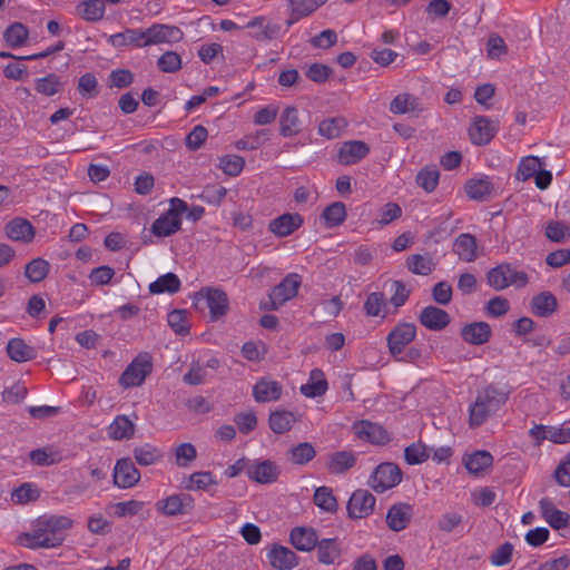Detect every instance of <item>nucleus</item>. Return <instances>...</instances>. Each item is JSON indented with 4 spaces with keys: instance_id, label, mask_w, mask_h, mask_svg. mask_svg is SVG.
Masks as SVG:
<instances>
[{
    "instance_id": "nucleus-1",
    "label": "nucleus",
    "mask_w": 570,
    "mask_h": 570,
    "mask_svg": "<svg viewBox=\"0 0 570 570\" xmlns=\"http://www.w3.org/2000/svg\"><path fill=\"white\" fill-rule=\"evenodd\" d=\"M509 390L498 383H490L478 390L475 400L469 405V425L479 428L495 414L508 401Z\"/></svg>"
},
{
    "instance_id": "nucleus-2",
    "label": "nucleus",
    "mask_w": 570,
    "mask_h": 570,
    "mask_svg": "<svg viewBox=\"0 0 570 570\" xmlns=\"http://www.w3.org/2000/svg\"><path fill=\"white\" fill-rule=\"evenodd\" d=\"M71 525L72 520L65 515L41 517L37 529L23 534V546L30 549L57 548L65 541V531Z\"/></svg>"
},
{
    "instance_id": "nucleus-3",
    "label": "nucleus",
    "mask_w": 570,
    "mask_h": 570,
    "mask_svg": "<svg viewBox=\"0 0 570 570\" xmlns=\"http://www.w3.org/2000/svg\"><path fill=\"white\" fill-rule=\"evenodd\" d=\"M301 284V276L296 273H289L279 284L272 288L268 301L262 302L261 308L264 311H277L284 303L297 295Z\"/></svg>"
},
{
    "instance_id": "nucleus-4",
    "label": "nucleus",
    "mask_w": 570,
    "mask_h": 570,
    "mask_svg": "<svg viewBox=\"0 0 570 570\" xmlns=\"http://www.w3.org/2000/svg\"><path fill=\"white\" fill-rule=\"evenodd\" d=\"M151 372L153 357L148 352H141L122 372L119 384L125 389L140 386Z\"/></svg>"
},
{
    "instance_id": "nucleus-5",
    "label": "nucleus",
    "mask_w": 570,
    "mask_h": 570,
    "mask_svg": "<svg viewBox=\"0 0 570 570\" xmlns=\"http://www.w3.org/2000/svg\"><path fill=\"white\" fill-rule=\"evenodd\" d=\"M416 337V326L413 323L400 322L387 334L386 343L392 357H401L406 346Z\"/></svg>"
},
{
    "instance_id": "nucleus-6",
    "label": "nucleus",
    "mask_w": 570,
    "mask_h": 570,
    "mask_svg": "<svg viewBox=\"0 0 570 570\" xmlns=\"http://www.w3.org/2000/svg\"><path fill=\"white\" fill-rule=\"evenodd\" d=\"M200 303L206 304V306L209 308L212 321L219 320L228 311L227 294L220 288L207 287L202 289L195 296V305L199 306Z\"/></svg>"
},
{
    "instance_id": "nucleus-7",
    "label": "nucleus",
    "mask_w": 570,
    "mask_h": 570,
    "mask_svg": "<svg viewBox=\"0 0 570 570\" xmlns=\"http://www.w3.org/2000/svg\"><path fill=\"white\" fill-rule=\"evenodd\" d=\"M402 481V471L395 463L385 462L376 466L370 479L375 492L382 493L396 487Z\"/></svg>"
},
{
    "instance_id": "nucleus-8",
    "label": "nucleus",
    "mask_w": 570,
    "mask_h": 570,
    "mask_svg": "<svg viewBox=\"0 0 570 570\" xmlns=\"http://www.w3.org/2000/svg\"><path fill=\"white\" fill-rule=\"evenodd\" d=\"M194 507L195 501L188 493L173 494L156 503V509L167 517L187 514L194 509Z\"/></svg>"
},
{
    "instance_id": "nucleus-9",
    "label": "nucleus",
    "mask_w": 570,
    "mask_h": 570,
    "mask_svg": "<svg viewBox=\"0 0 570 570\" xmlns=\"http://www.w3.org/2000/svg\"><path fill=\"white\" fill-rule=\"evenodd\" d=\"M375 502L376 499L370 491L358 489L347 502V514L351 519L366 518L373 512Z\"/></svg>"
},
{
    "instance_id": "nucleus-10",
    "label": "nucleus",
    "mask_w": 570,
    "mask_h": 570,
    "mask_svg": "<svg viewBox=\"0 0 570 570\" xmlns=\"http://www.w3.org/2000/svg\"><path fill=\"white\" fill-rule=\"evenodd\" d=\"M304 224V217L298 213H284L269 220L268 232L278 238L287 237L299 229Z\"/></svg>"
},
{
    "instance_id": "nucleus-11",
    "label": "nucleus",
    "mask_w": 570,
    "mask_h": 570,
    "mask_svg": "<svg viewBox=\"0 0 570 570\" xmlns=\"http://www.w3.org/2000/svg\"><path fill=\"white\" fill-rule=\"evenodd\" d=\"M245 27L252 29L249 36L257 41H271L282 35V26L263 16L253 18Z\"/></svg>"
},
{
    "instance_id": "nucleus-12",
    "label": "nucleus",
    "mask_w": 570,
    "mask_h": 570,
    "mask_svg": "<svg viewBox=\"0 0 570 570\" xmlns=\"http://www.w3.org/2000/svg\"><path fill=\"white\" fill-rule=\"evenodd\" d=\"M140 472L129 458L119 459L114 469V484L120 489H129L138 483Z\"/></svg>"
},
{
    "instance_id": "nucleus-13",
    "label": "nucleus",
    "mask_w": 570,
    "mask_h": 570,
    "mask_svg": "<svg viewBox=\"0 0 570 570\" xmlns=\"http://www.w3.org/2000/svg\"><path fill=\"white\" fill-rule=\"evenodd\" d=\"M497 126L487 116H476L469 128L472 144L476 146L488 145L497 134Z\"/></svg>"
},
{
    "instance_id": "nucleus-14",
    "label": "nucleus",
    "mask_w": 570,
    "mask_h": 570,
    "mask_svg": "<svg viewBox=\"0 0 570 570\" xmlns=\"http://www.w3.org/2000/svg\"><path fill=\"white\" fill-rule=\"evenodd\" d=\"M279 474V466L271 460L254 462L247 466L248 478L261 484H271L276 482Z\"/></svg>"
},
{
    "instance_id": "nucleus-15",
    "label": "nucleus",
    "mask_w": 570,
    "mask_h": 570,
    "mask_svg": "<svg viewBox=\"0 0 570 570\" xmlns=\"http://www.w3.org/2000/svg\"><path fill=\"white\" fill-rule=\"evenodd\" d=\"M541 517L554 530L570 527V514L556 508L549 498L539 501Z\"/></svg>"
},
{
    "instance_id": "nucleus-16",
    "label": "nucleus",
    "mask_w": 570,
    "mask_h": 570,
    "mask_svg": "<svg viewBox=\"0 0 570 570\" xmlns=\"http://www.w3.org/2000/svg\"><path fill=\"white\" fill-rule=\"evenodd\" d=\"M354 434L373 444H384L390 441L389 434L383 426L370 421H360L353 424Z\"/></svg>"
},
{
    "instance_id": "nucleus-17",
    "label": "nucleus",
    "mask_w": 570,
    "mask_h": 570,
    "mask_svg": "<svg viewBox=\"0 0 570 570\" xmlns=\"http://www.w3.org/2000/svg\"><path fill=\"white\" fill-rule=\"evenodd\" d=\"M4 233L13 242L28 244L35 238L36 229L29 220L17 217L6 224Z\"/></svg>"
},
{
    "instance_id": "nucleus-18",
    "label": "nucleus",
    "mask_w": 570,
    "mask_h": 570,
    "mask_svg": "<svg viewBox=\"0 0 570 570\" xmlns=\"http://www.w3.org/2000/svg\"><path fill=\"white\" fill-rule=\"evenodd\" d=\"M271 566L276 570H292L298 564V557L291 549L273 544L267 553Z\"/></svg>"
},
{
    "instance_id": "nucleus-19",
    "label": "nucleus",
    "mask_w": 570,
    "mask_h": 570,
    "mask_svg": "<svg viewBox=\"0 0 570 570\" xmlns=\"http://www.w3.org/2000/svg\"><path fill=\"white\" fill-rule=\"evenodd\" d=\"M419 321L430 331H442L450 324L451 317L446 311L429 305L421 311Z\"/></svg>"
},
{
    "instance_id": "nucleus-20",
    "label": "nucleus",
    "mask_w": 570,
    "mask_h": 570,
    "mask_svg": "<svg viewBox=\"0 0 570 570\" xmlns=\"http://www.w3.org/2000/svg\"><path fill=\"white\" fill-rule=\"evenodd\" d=\"M461 337L471 345H483L492 336L491 326L487 322H473L461 328Z\"/></svg>"
},
{
    "instance_id": "nucleus-21",
    "label": "nucleus",
    "mask_w": 570,
    "mask_h": 570,
    "mask_svg": "<svg viewBox=\"0 0 570 570\" xmlns=\"http://www.w3.org/2000/svg\"><path fill=\"white\" fill-rule=\"evenodd\" d=\"M413 515V508L407 503L393 504L386 514L387 527L394 531L400 532L404 530Z\"/></svg>"
},
{
    "instance_id": "nucleus-22",
    "label": "nucleus",
    "mask_w": 570,
    "mask_h": 570,
    "mask_svg": "<svg viewBox=\"0 0 570 570\" xmlns=\"http://www.w3.org/2000/svg\"><path fill=\"white\" fill-rule=\"evenodd\" d=\"M370 153L367 144L361 140L345 141L338 150V161L343 165L356 164Z\"/></svg>"
},
{
    "instance_id": "nucleus-23",
    "label": "nucleus",
    "mask_w": 570,
    "mask_h": 570,
    "mask_svg": "<svg viewBox=\"0 0 570 570\" xmlns=\"http://www.w3.org/2000/svg\"><path fill=\"white\" fill-rule=\"evenodd\" d=\"M289 541L296 550L309 552L318 543V535L313 528L296 527L289 533Z\"/></svg>"
},
{
    "instance_id": "nucleus-24",
    "label": "nucleus",
    "mask_w": 570,
    "mask_h": 570,
    "mask_svg": "<svg viewBox=\"0 0 570 570\" xmlns=\"http://www.w3.org/2000/svg\"><path fill=\"white\" fill-rule=\"evenodd\" d=\"M558 309V299L551 292H541L530 301V311L538 317H550Z\"/></svg>"
},
{
    "instance_id": "nucleus-25",
    "label": "nucleus",
    "mask_w": 570,
    "mask_h": 570,
    "mask_svg": "<svg viewBox=\"0 0 570 570\" xmlns=\"http://www.w3.org/2000/svg\"><path fill=\"white\" fill-rule=\"evenodd\" d=\"M282 395V385L266 377L259 379L253 386V396L258 403L275 402Z\"/></svg>"
},
{
    "instance_id": "nucleus-26",
    "label": "nucleus",
    "mask_w": 570,
    "mask_h": 570,
    "mask_svg": "<svg viewBox=\"0 0 570 570\" xmlns=\"http://www.w3.org/2000/svg\"><path fill=\"white\" fill-rule=\"evenodd\" d=\"M476 238L471 234L459 235L453 243V252L463 262L471 263L478 258Z\"/></svg>"
},
{
    "instance_id": "nucleus-27",
    "label": "nucleus",
    "mask_w": 570,
    "mask_h": 570,
    "mask_svg": "<svg viewBox=\"0 0 570 570\" xmlns=\"http://www.w3.org/2000/svg\"><path fill=\"white\" fill-rule=\"evenodd\" d=\"M315 548L317 560L322 564H333L342 554L341 543L336 538L318 540Z\"/></svg>"
},
{
    "instance_id": "nucleus-28",
    "label": "nucleus",
    "mask_w": 570,
    "mask_h": 570,
    "mask_svg": "<svg viewBox=\"0 0 570 570\" xmlns=\"http://www.w3.org/2000/svg\"><path fill=\"white\" fill-rule=\"evenodd\" d=\"M8 356L18 363L28 362L37 357V350L28 345L22 338H11L7 344Z\"/></svg>"
},
{
    "instance_id": "nucleus-29",
    "label": "nucleus",
    "mask_w": 570,
    "mask_h": 570,
    "mask_svg": "<svg viewBox=\"0 0 570 570\" xmlns=\"http://www.w3.org/2000/svg\"><path fill=\"white\" fill-rule=\"evenodd\" d=\"M301 131L298 110L294 106H287L279 117V132L283 137H293Z\"/></svg>"
},
{
    "instance_id": "nucleus-30",
    "label": "nucleus",
    "mask_w": 570,
    "mask_h": 570,
    "mask_svg": "<svg viewBox=\"0 0 570 570\" xmlns=\"http://www.w3.org/2000/svg\"><path fill=\"white\" fill-rule=\"evenodd\" d=\"M108 42L116 48L126 46L146 47L144 30L140 29H126L124 32L111 35Z\"/></svg>"
},
{
    "instance_id": "nucleus-31",
    "label": "nucleus",
    "mask_w": 570,
    "mask_h": 570,
    "mask_svg": "<svg viewBox=\"0 0 570 570\" xmlns=\"http://www.w3.org/2000/svg\"><path fill=\"white\" fill-rule=\"evenodd\" d=\"M356 456L352 451H337L330 455L326 468L332 474H342L353 468Z\"/></svg>"
},
{
    "instance_id": "nucleus-32",
    "label": "nucleus",
    "mask_w": 570,
    "mask_h": 570,
    "mask_svg": "<svg viewBox=\"0 0 570 570\" xmlns=\"http://www.w3.org/2000/svg\"><path fill=\"white\" fill-rule=\"evenodd\" d=\"M493 184L489 177L472 178L465 184L466 195L478 202H484L493 191Z\"/></svg>"
},
{
    "instance_id": "nucleus-33",
    "label": "nucleus",
    "mask_w": 570,
    "mask_h": 570,
    "mask_svg": "<svg viewBox=\"0 0 570 570\" xmlns=\"http://www.w3.org/2000/svg\"><path fill=\"white\" fill-rule=\"evenodd\" d=\"M179 32L180 31L177 27L154 24L144 30L146 46L168 41L170 38H175Z\"/></svg>"
},
{
    "instance_id": "nucleus-34",
    "label": "nucleus",
    "mask_w": 570,
    "mask_h": 570,
    "mask_svg": "<svg viewBox=\"0 0 570 570\" xmlns=\"http://www.w3.org/2000/svg\"><path fill=\"white\" fill-rule=\"evenodd\" d=\"M511 272V264L502 263L491 268L487 273V283L495 291H503L510 286L509 273Z\"/></svg>"
},
{
    "instance_id": "nucleus-35",
    "label": "nucleus",
    "mask_w": 570,
    "mask_h": 570,
    "mask_svg": "<svg viewBox=\"0 0 570 570\" xmlns=\"http://www.w3.org/2000/svg\"><path fill=\"white\" fill-rule=\"evenodd\" d=\"M327 387L323 372L315 368L311 372V380L301 386V393L306 397H318L325 394Z\"/></svg>"
},
{
    "instance_id": "nucleus-36",
    "label": "nucleus",
    "mask_w": 570,
    "mask_h": 570,
    "mask_svg": "<svg viewBox=\"0 0 570 570\" xmlns=\"http://www.w3.org/2000/svg\"><path fill=\"white\" fill-rule=\"evenodd\" d=\"M135 434V424L126 415H117L108 428L112 440H128Z\"/></svg>"
},
{
    "instance_id": "nucleus-37",
    "label": "nucleus",
    "mask_w": 570,
    "mask_h": 570,
    "mask_svg": "<svg viewBox=\"0 0 570 570\" xmlns=\"http://www.w3.org/2000/svg\"><path fill=\"white\" fill-rule=\"evenodd\" d=\"M104 0H85L77 6L78 14L86 21L97 22L105 14Z\"/></svg>"
},
{
    "instance_id": "nucleus-38",
    "label": "nucleus",
    "mask_w": 570,
    "mask_h": 570,
    "mask_svg": "<svg viewBox=\"0 0 570 570\" xmlns=\"http://www.w3.org/2000/svg\"><path fill=\"white\" fill-rule=\"evenodd\" d=\"M181 227V218H174L168 214L160 215L151 225V233L158 237H167Z\"/></svg>"
},
{
    "instance_id": "nucleus-39",
    "label": "nucleus",
    "mask_w": 570,
    "mask_h": 570,
    "mask_svg": "<svg viewBox=\"0 0 570 570\" xmlns=\"http://www.w3.org/2000/svg\"><path fill=\"white\" fill-rule=\"evenodd\" d=\"M288 460L295 465H306L316 456V450L309 442H302L287 451Z\"/></svg>"
},
{
    "instance_id": "nucleus-40",
    "label": "nucleus",
    "mask_w": 570,
    "mask_h": 570,
    "mask_svg": "<svg viewBox=\"0 0 570 570\" xmlns=\"http://www.w3.org/2000/svg\"><path fill=\"white\" fill-rule=\"evenodd\" d=\"M493 463V456L488 451H475L464 459L466 470L472 474H480Z\"/></svg>"
},
{
    "instance_id": "nucleus-41",
    "label": "nucleus",
    "mask_w": 570,
    "mask_h": 570,
    "mask_svg": "<svg viewBox=\"0 0 570 570\" xmlns=\"http://www.w3.org/2000/svg\"><path fill=\"white\" fill-rule=\"evenodd\" d=\"M295 422L294 413L285 410L272 412L268 419L269 428L276 434L288 432Z\"/></svg>"
},
{
    "instance_id": "nucleus-42",
    "label": "nucleus",
    "mask_w": 570,
    "mask_h": 570,
    "mask_svg": "<svg viewBox=\"0 0 570 570\" xmlns=\"http://www.w3.org/2000/svg\"><path fill=\"white\" fill-rule=\"evenodd\" d=\"M180 289V281L174 273H167L159 276L155 282L149 285L151 294L169 293L175 294Z\"/></svg>"
},
{
    "instance_id": "nucleus-43",
    "label": "nucleus",
    "mask_w": 570,
    "mask_h": 570,
    "mask_svg": "<svg viewBox=\"0 0 570 570\" xmlns=\"http://www.w3.org/2000/svg\"><path fill=\"white\" fill-rule=\"evenodd\" d=\"M406 267L415 275L426 276L434 271L435 264L429 255L414 254L406 258Z\"/></svg>"
},
{
    "instance_id": "nucleus-44",
    "label": "nucleus",
    "mask_w": 570,
    "mask_h": 570,
    "mask_svg": "<svg viewBox=\"0 0 570 570\" xmlns=\"http://www.w3.org/2000/svg\"><path fill=\"white\" fill-rule=\"evenodd\" d=\"M136 462L141 466L153 465L163 459V453L156 446L146 443L134 449Z\"/></svg>"
},
{
    "instance_id": "nucleus-45",
    "label": "nucleus",
    "mask_w": 570,
    "mask_h": 570,
    "mask_svg": "<svg viewBox=\"0 0 570 570\" xmlns=\"http://www.w3.org/2000/svg\"><path fill=\"white\" fill-rule=\"evenodd\" d=\"M440 179V171L434 165L423 167L416 175V184L426 193L436 189Z\"/></svg>"
},
{
    "instance_id": "nucleus-46",
    "label": "nucleus",
    "mask_w": 570,
    "mask_h": 570,
    "mask_svg": "<svg viewBox=\"0 0 570 570\" xmlns=\"http://www.w3.org/2000/svg\"><path fill=\"white\" fill-rule=\"evenodd\" d=\"M50 271V264L43 258H33L24 267V276L31 283H39L43 281Z\"/></svg>"
},
{
    "instance_id": "nucleus-47",
    "label": "nucleus",
    "mask_w": 570,
    "mask_h": 570,
    "mask_svg": "<svg viewBox=\"0 0 570 570\" xmlns=\"http://www.w3.org/2000/svg\"><path fill=\"white\" fill-rule=\"evenodd\" d=\"M346 127L347 120L344 117H333L320 122L318 134L327 139H334L340 137L342 130Z\"/></svg>"
},
{
    "instance_id": "nucleus-48",
    "label": "nucleus",
    "mask_w": 570,
    "mask_h": 570,
    "mask_svg": "<svg viewBox=\"0 0 570 570\" xmlns=\"http://www.w3.org/2000/svg\"><path fill=\"white\" fill-rule=\"evenodd\" d=\"M322 218L324 219L326 227H336L344 223L346 218V207L341 202H335L327 207L322 213Z\"/></svg>"
},
{
    "instance_id": "nucleus-49",
    "label": "nucleus",
    "mask_w": 570,
    "mask_h": 570,
    "mask_svg": "<svg viewBox=\"0 0 570 570\" xmlns=\"http://www.w3.org/2000/svg\"><path fill=\"white\" fill-rule=\"evenodd\" d=\"M29 36L28 28L21 22L10 24L3 32V39L11 48L22 46Z\"/></svg>"
},
{
    "instance_id": "nucleus-50",
    "label": "nucleus",
    "mask_w": 570,
    "mask_h": 570,
    "mask_svg": "<svg viewBox=\"0 0 570 570\" xmlns=\"http://www.w3.org/2000/svg\"><path fill=\"white\" fill-rule=\"evenodd\" d=\"M313 500L315 505L330 513L336 512L338 508L337 500L333 495L332 489L328 487L317 488L315 490Z\"/></svg>"
},
{
    "instance_id": "nucleus-51",
    "label": "nucleus",
    "mask_w": 570,
    "mask_h": 570,
    "mask_svg": "<svg viewBox=\"0 0 570 570\" xmlns=\"http://www.w3.org/2000/svg\"><path fill=\"white\" fill-rule=\"evenodd\" d=\"M35 90L43 96H53L62 90V82L56 73H48L46 77L36 79Z\"/></svg>"
},
{
    "instance_id": "nucleus-52",
    "label": "nucleus",
    "mask_w": 570,
    "mask_h": 570,
    "mask_svg": "<svg viewBox=\"0 0 570 570\" xmlns=\"http://www.w3.org/2000/svg\"><path fill=\"white\" fill-rule=\"evenodd\" d=\"M404 458L407 464L416 465L429 460L430 448L422 442L412 443L404 450Z\"/></svg>"
},
{
    "instance_id": "nucleus-53",
    "label": "nucleus",
    "mask_w": 570,
    "mask_h": 570,
    "mask_svg": "<svg viewBox=\"0 0 570 570\" xmlns=\"http://www.w3.org/2000/svg\"><path fill=\"white\" fill-rule=\"evenodd\" d=\"M417 109V99L410 94L397 95L390 104V111L395 115H402Z\"/></svg>"
},
{
    "instance_id": "nucleus-54",
    "label": "nucleus",
    "mask_w": 570,
    "mask_h": 570,
    "mask_svg": "<svg viewBox=\"0 0 570 570\" xmlns=\"http://www.w3.org/2000/svg\"><path fill=\"white\" fill-rule=\"evenodd\" d=\"M217 480L209 471L194 472L188 478V483L185 485L187 490H207L209 485H216Z\"/></svg>"
},
{
    "instance_id": "nucleus-55",
    "label": "nucleus",
    "mask_w": 570,
    "mask_h": 570,
    "mask_svg": "<svg viewBox=\"0 0 570 570\" xmlns=\"http://www.w3.org/2000/svg\"><path fill=\"white\" fill-rule=\"evenodd\" d=\"M386 306L385 296L382 292L370 293L364 302V311L367 316H385L383 308Z\"/></svg>"
},
{
    "instance_id": "nucleus-56",
    "label": "nucleus",
    "mask_w": 570,
    "mask_h": 570,
    "mask_svg": "<svg viewBox=\"0 0 570 570\" xmlns=\"http://www.w3.org/2000/svg\"><path fill=\"white\" fill-rule=\"evenodd\" d=\"M542 165L541 160L535 156H528L523 158L518 167V179L525 181L529 178L534 177Z\"/></svg>"
},
{
    "instance_id": "nucleus-57",
    "label": "nucleus",
    "mask_w": 570,
    "mask_h": 570,
    "mask_svg": "<svg viewBox=\"0 0 570 570\" xmlns=\"http://www.w3.org/2000/svg\"><path fill=\"white\" fill-rule=\"evenodd\" d=\"M219 168L228 176H238L245 166V160L238 155H226L219 158Z\"/></svg>"
},
{
    "instance_id": "nucleus-58",
    "label": "nucleus",
    "mask_w": 570,
    "mask_h": 570,
    "mask_svg": "<svg viewBox=\"0 0 570 570\" xmlns=\"http://www.w3.org/2000/svg\"><path fill=\"white\" fill-rule=\"evenodd\" d=\"M40 497L39 489L32 483H22L12 492V500L16 503L24 504L36 501Z\"/></svg>"
},
{
    "instance_id": "nucleus-59",
    "label": "nucleus",
    "mask_w": 570,
    "mask_h": 570,
    "mask_svg": "<svg viewBox=\"0 0 570 570\" xmlns=\"http://www.w3.org/2000/svg\"><path fill=\"white\" fill-rule=\"evenodd\" d=\"M327 0H287L291 10L296 12L298 17H308L318 7L324 4Z\"/></svg>"
},
{
    "instance_id": "nucleus-60",
    "label": "nucleus",
    "mask_w": 570,
    "mask_h": 570,
    "mask_svg": "<svg viewBox=\"0 0 570 570\" xmlns=\"http://www.w3.org/2000/svg\"><path fill=\"white\" fill-rule=\"evenodd\" d=\"M168 325L178 335H185L189 333V326L187 325V313L184 309H174L168 314Z\"/></svg>"
},
{
    "instance_id": "nucleus-61",
    "label": "nucleus",
    "mask_w": 570,
    "mask_h": 570,
    "mask_svg": "<svg viewBox=\"0 0 570 570\" xmlns=\"http://www.w3.org/2000/svg\"><path fill=\"white\" fill-rule=\"evenodd\" d=\"M159 70L166 73H173L181 68V58L175 51H166L157 61Z\"/></svg>"
},
{
    "instance_id": "nucleus-62",
    "label": "nucleus",
    "mask_w": 570,
    "mask_h": 570,
    "mask_svg": "<svg viewBox=\"0 0 570 570\" xmlns=\"http://www.w3.org/2000/svg\"><path fill=\"white\" fill-rule=\"evenodd\" d=\"M78 91L83 98H94L98 95V81L94 73L87 72L79 78Z\"/></svg>"
},
{
    "instance_id": "nucleus-63",
    "label": "nucleus",
    "mask_w": 570,
    "mask_h": 570,
    "mask_svg": "<svg viewBox=\"0 0 570 570\" xmlns=\"http://www.w3.org/2000/svg\"><path fill=\"white\" fill-rule=\"evenodd\" d=\"M208 136L207 129L203 125L195 126L185 138V145L190 151L198 150Z\"/></svg>"
},
{
    "instance_id": "nucleus-64",
    "label": "nucleus",
    "mask_w": 570,
    "mask_h": 570,
    "mask_svg": "<svg viewBox=\"0 0 570 570\" xmlns=\"http://www.w3.org/2000/svg\"><path fill=\"white\" fill-rule=\"evenodd\" d=\"M463 522V515L458 512H446L442 514L438 521L440 531L451 533L456 530Z\"/></svg>"
}]
</instances>
